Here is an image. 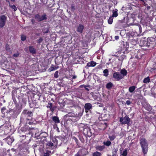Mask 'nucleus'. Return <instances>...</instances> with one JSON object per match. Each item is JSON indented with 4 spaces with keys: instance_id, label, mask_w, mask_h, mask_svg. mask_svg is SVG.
<instances>
[{
    "instance_id": "14",
    "label": "nucleus",
    "mask_w": 156,
    "mask_h": 156,
    "mask_svg": "<svg viewBox=\"0 0 156 156\" xmlns=\"http://www.w3.org/2000/svg\"><path fill=\"white\" fill-rule=\"evenodd\" d=\"M52 119L55 123H58L60 122V120L58 117L57 116H54L53 117Z\"/></svg>"
},
{
    "instance_id": "54",
    "label": "nucleus",
    "mask_w": 156,
    "mask_h": 156,
    "mask_svg": "<svg viewBox=\"0 0 156 156\" xmlns=\"http://www.w3.org/2000/svg\"><path fill=\"white\" fill-rule=\"evenodd\" d=\"M85 86H86V88H87V87H90V86L88 85H85Z\"/></svg>"
},
{
    "instance_id": "46",
    "label": "nucleus",
    "mask_w": 156,
    "mask_h": 156,
    "mask_svg": "<svg viewBox=\"0 0 156 156\" xmlns=\"http://www.w3.org/2000/svg\"><path fill=\"white\" fill-rule=\"evenodd\" d=\"M31 21L32 22V23L33 24H35V23H36L35 20L34 19L31 20Z\"/></svg>"
},
{
    "instance_id": "13",
    "label": "nucleus",
    "mask_w": 156,
    "mask_h": 156,
    "mask_svg": "<svg viewBox=\"0 0 156 156\" xmlns=\"http://www.w3.org/2000/svg\"><path fill=\"white\" fill-rule=\"evenodd\" d=\"M29 51L32 54H35L36 53V50L33 46L29 47Z\"/></svg>"
},
{
    "instance_id": "29",
    "label": "nucleus",
    "mask_w": 156,
    "mask_h": 156,
    "mask_svg": "<svg viewBox=\"0 0 156 156\" xmlns=\"http://www.w3.org/2000/svg\"><path fill=\"white\" fill-rule=\"evenodd\" d=\"M117 148H114L113 150V156H116L117 154V152L118 151Z\"/></svg>"
},
{
    "instance_id": "17",
    "label": "nucleus",
    "mask_w": 156,
    "mask_h": 156,
    "mask_svg": "<svg viewBox=\"0 0 156 156\" xmlns=\"http://www.w3.org/2000/svg\"><path fill=\"white\" fill-rule=\"evenodd\" d=\"M113 86V84L111 82H109L107 84L106 87L108 89H110Z\"/></svg>"
},
{
    "instance_id": "18",
    "label": "nucleus",
    "mask_w": 156,
    "mask_h": 156,
    "mask_svg": "<svg viewBox=\"0 0 156 156\" xmlns=\"http://www.w3.org/2000/svg\"><path fill=\"white\" fill-rule=\"evenodd\" d=\"M41 21L44 20H47V15L45 13L43 15L41 16Z\"/></svg>"
},
{
    "instance_id": "21",
    "label": "nucleus",
    "mask_w": 156,
    "mask_h": 156,
    "mask_svg": "<svg viewBox=\"0 0 156 156\" xmlns=\"http://www.w3.org/2000/svg\"><path fill=\"white\" fill-rule=\"evenodd\" d=\"M136 87L135 86H132L129 88V90L130 92H132L135 89Z\"/></svg>"
},
{
    "instance_id": "4",
    "label": "nucleus",
    "mask_w": 156,
    "mask_h": 156,
    "mask_svg": "<svg viewBox=\"0 0 156 156\" xmlns=\"http://www.w3.org/2000/svg\"><path fill=\"white\" fill-rule=\"evenodd\" d=\"M7 20V17L5 15L0 16V27L1 28L3 27L5 24Z\"/></svg>"
},
{
    "instance_id": "49",
    "label": "nucleus",
    "mask_w": 156,
    "mask_h": 156,
    "mask_svg": "<svg viewBox=\"0 0 156 156\" xmlns=\"http://www.w3.org/2000/svg\"><path fill=\"white\" fill-rule=\"evenodd\" d=\"M125 18H124L122 20H119V23H122L124 22Z\"/></svg>"
},
{
    "instance_id": "56",
    "label": "nucleus",
    "mask_w": 156,
    "mask_h": 156,
    "mask_svg": "<svg viewBox=\"0 0 156 156\" xmlns=\"http://www.w3.org/2000/svg\"><path fill=\"white\" fill-rule=\"evenodd\" d=\"M83 85H80V88H82V87H83Z\"/></svg>"
},
{
    "instance_id": "55",
    "label": "nucleus",
    "mask_w": 156,
    "mask_h": 156,
    "mask_svg": "<svg viewBox=\"0 0 156 156\" xmlns=\"http://www.w3.org/2000/svg\"><path fill=\"white\" fill-rule=\"evenodd\" d=\"M58 68V66L54 67L55 70L57 69Z\"/></svg>"
},
{
    "instance_id": "60",
    "label": "nucleus",
    "mask_w": 156,
    "mask_h": 156,
    "mask_svg": "<svg viewBox=\"0 0 156 156\" xmlns=\"http://www.w3.org/2000/svg\"><path fill=\"white\" fill-rule=\"evenodd\" d=\"M51 111H53V108H51Z\"/></svg>"
},
{
    "instance_id": "28",
    "label": "nucleus",
    "mask_w": 156,
    "mask_h": 156,
    "mask_svg": "<svg viewBox=\"0 0 156 156\" xmlns=\"http://www.w3.org/2000/svg\"><path fill=\"white\" fill-rule=\"evenodd\" d=\"M40 135H41V137L45 138L48 136V134L46 132H44L41 133Z\"/></svg>"
},
{
    "instance_id": "30",
    "label": "nucleus",
    "mask_w": 156,
    "mask_h": 156,
    "mask_svg": "<svg viewBox=\"0 0 156 156\" xmlns=\"http://www.w3.org/2000/svg\"><path fill=\"white\" fill-rule=\"evenodd\" d=\"M127 149H125L123 152L121 154L122 156H126L127 155Z\"/></svg>"
},
{
    "instance_id": "23",
    "label": "nucleus",
    "mask_w": 156,
    "mask_h": 156,
    "mask_svg": "<svg viewBox=\"0 0 156 156\" xmlns=\"http://www.w3.org/2000/svg\"><path fill=\"white\" fill-rule=\"evenodd\" d=\"M103 144L105 145L109 146L111 144V142L109 140H107L106 142L104 141Z\"/></svg>"
},
{
    "instance_id": "25",
    "label": "nucleus",
    "mask_w": 156,
    "mask_h": 156,
    "mask_svg": "<svg viewBox=\"0 0 156 156\" xmlns=\"http://www.w3.org/2000/svg\"><path fill=\"white\" fill-rule=\"evenodd\" d=\"M104 76H107L108 75V69H105L103 71Z\"/></svg>"
},
{
    "instance_id": "38",
    "label": "nucleus",
    "mask_w": 156,
    "mask_h": 156,
    "mask_svg": "<svg viewBox=\"0 0 156 156\" xmlns=\"http://www.w3.org/2000/svg\"><path fill=\"white\" fill-rule=\"evenodd\" d=\"M53 144L51 142H48L47 144V145H48L49 147L53 146Z\"/></svg>"
},
{
    "instance_id": "47",
    "label": "nucleus",
    "mask_w": 156,
    "mask_h": 156,
    "mask_svg": "<svg viewBox=\"0 0 156 156\" xmlns=\"http://www.w3.org/2000/svg\"><path fill=\"white\" fill-rule=\"evenodd\" d=\"M87 66L88 67L92 66L90 62H88V63H87Z\"/></svg>"
},
{
    "instance_id": "57",
    "label": "nucleus",
    "mask_w": 156,
    "mask_h": 156,
    "mask_svg": "<svg viewBox=\"0 0 156 156\" xmlns=\"http://www.w3.org/2000/svg\"><path fill=\"white\" fill-rule=\"evenodd\" d=\"M85 89H86V90L87 91H89V89L87 88H86Z\"/></svg>"
},
{
    "instance_id": "26",
    "label": "nucleus",
    "mask_w": 156,
    "mask_h": 156,
    "mask_svg": "<svg viewBox=\"0 0 156 156\" xmlns=\"http://www.w3.org/2000/svg\"><path fill=\"white\" fill-rule=\"evenodd\" d=\"M49 30V28L48 27L45 28L42 31L44 34H46L48 33Z\"/></svg>"
},
{
    "instance_id": "51",
    "label": "nucleus",
    "mask_w": 156,
    "mask_h": 156,
    "mask_svg": "<svg viewBox=\"0 0 156 156\" xmlns=\"http://www.w3.org/2000/svg\"><path fill=\"white\" fill-rule=\"evenodd\" d=\"M28 122L27 121V123L28 124H29V125H32L33 124V122H30V121H28Z\"/></svg>"
},
{
    "instance_id": "45",
    "label": "nucleus",
    "mask_w": 156,
    "mask_h": 156,
    "mask_svg": "<svg viewBox=\"0 0 156 156\" xmlns=\"http://www.w3.org/2000/svg\"><path fill=\"white\" fill-rule=\"evenodd\" d=\"M73 139L76 142L77 144L78 142V140L75 137H73Z\"/></svg>"
},
{
    "instance_id": "10",
    "label": "nucleus",
    "mask_w": 156,
    "mask_h": 156,
    "mask_svg": "<svg viewBox=\"0 0 156 156\" xmlns=\"http://www.w3.org/2000/svg\"><path fill=\"white\" fill-rule=\"evenodd\" d=\"M84 108L86 112H87L88 111L92 108V105L90 103H87L85 104Z\"/></svg>"
},
{
    "instance_id": "50",
    "label": "nucleus",
    "mask_w": 156,
    "mask_h": 156,
    "mask_svg": "<svg viewBox=\"0 0 156 156\" xmlns=\"http://www.w3.org/2000/svg\"><path fill=\"white\" fill-rule=\"evenodd\" d=\"M119 36H116L115 37V38L116 40H117L119 39Z\"/></svg>"
},
{
    "instance_id": "33",
    "label": "nucleus",
    "mask_w": 156,
    "mask_h": 156,
    "mask_svg": "<svg viewBox=\"0 0 156 156\" xmlns=\"http://www.w3.org/2000/svg\"><path fill=\"white\" fill-rule=\"evenodd\" d=\"M9 6L12 8V9H14V11H15L17 10V8L15 5H9Z\"/></svg>"
},
{
    "instance_id": "36",
    "label": "nucleus",
    "mask_w": 156,
    "mask_h": 156,
    "mask_svg": "<svg viewBox=\"0 0 156 156\" xmlns=\"http://www.w3.org/2000/svg\"><path fill=\"white\" fill-rule=\"evenodd\" d=\"M6 110V108L5 107H3L1 109V112L3 114H5V111Z\"/></svg>"
},
{
    "instance_id": "12",
    "label": "nucleus",
    "mask_w": 156,
    "mask_h": 156,
    "mask_svg": "<svg viewBox=\"0 0 156 156\" xmlns=\"http://www.w3.org/2000/svg\"><path fill=\"white\" fill-rule=\"evenodd\" d=\"M82 156H84L88 153V151L86 149H82L79 150Z\"/></svg>"
},
{
    "instance_id": "16",
    "label": "nucleus",
    "mask_w": 156,
    "mask_h": 156,
    "mask_svg": "<svg viewBox=\"0 0 156 156\" xmlns=\"http://www.w3.org/2000/svg\"><path fill=\"white\" fill-rule=\"evenodd\" d=\"M118 10L115 9L113 10L112 12V17H116L118 16V13H117Z\"/></svg>"
},
{
    "instance_id": "58",
    "label": "nucleus",
    "mask_w": 156,
    "mask_h": 156,
    "mask_svg": "<svg viewBox=\"0 0 156 156\" xmlns=\"http://www.w3.org/2000/svg\"><path fill=\"white\" fill-rule=\"evenodd\" d=\"M151 109L150 108H148L147 109V110L149 111Z\"/></svg>"
},
{
    "instance_id": "20",
    "label": "nucleus",
    "mask_w": 156,
    "mask_h": 156,
    "mask_svg": "<svg viewBox=\"0 0 156 156\" xmlns=\"http://www.w3.org/2000/svg\"><path fill=\"white\" fill-rule=\"evenodd\" d=\"M35 19L37 20L38 21V22H40L41 21V16L40 15L38 14H36L35 16Z\"/></svg>"
},
{
    "instance_id": "42",
    "label": "nucleus",
    "mask_w": 156,
    "mask_h": 156,
    "mask_svg": "<svg viewBox=\"0 0 156 156\" xmlns=\"http://www.w3.org/2000/svg\"><path fill=\"white\" fill-rule=\"evenodd\" d=\"M132 103V102L130 100H127L126 101V104L127 105H129Z\"/></svg>"
},
{
    "instance_id": "27",
    "label": "nucleus",
    "mask_w": 156,
    "mask_h": 156,
    "mask_svg": "<svg viewBox=\"0 0 156 156\" xmlns=\"http://www.w3.org/2000/svg\"><path fill=\"white\" fill-rule=\"evenodd\" d=\"M101 154L98 151H96L93 153V156H101Z\"/></svg>"
},
{
    "instance_id": "44",
    "label": "nucleus",
    "mask_w": 156,
    "mask_h": 156,
    "mask_svg": "<svg viewBox=\"0 0 156 156\" xmlns=\"http://www.w3.org/2000/svg\"><path fill=\"white\" fill-rule=\"evenodd\" d=\"M52 103H51L48 104V107L49 108H50V109H51V108H52Z\"/></svg>"
},
{
    "instance_id": "37",
    "label": "nucleus",
    "mask_w": 156,
    "mask_h": 156,
    "mask_svg": "<svg viewBox=\"0 0 156 156\" xmlns=\"http://www.w3.org/2000/svg\"><path fill=\"white\" fill-rule=\"evenodd\" d=\"M5 49L6 51H9L10 50V48L9 47V45L8 44H6L5 45Z\"/></svg>"
},
{
    "instance_id": "40",
    "label": "nucleus",
    "mask_w": 156,
    "mask_h": 156,
    "mask_svg": "<svg viewBox=\"0 0 156 156\" xmlns=\"http://www.w3.org/2000/svg\"><path fill=\"white\" fill-rule=\"evenodd\" d=\"M109 138L110 140H113L114 139L115 136H109Z\"/></svg>"
},
{
    "instance_id": "2",
    "label": "nucleus",
    "mask_w": 156,
    "mask_h": 156,
    "mask_svg": "<svg viewBox=\"0 0 156 156\" xmlns=\"http://www.w3.org/2000/svg\"><path fill=\"white\" fill-rule=\"evenodd\" d=\"M105 121V120H103L98 122V126L99 129L104 130L107 127L108 124Z\"/></svg>"
},
{
    "instance_id": "15",
    "label": "nucleus",
    "mask_w": 156,
    "mask_h": 156,
    "mask_svg": "<svg viewBox=\"0 0 156 156\" xmlns=\"http://www.w3.org/2000/svg\"><path fill=\"white\" fill-rule=\"evenodd\" d=\"M122 74L121 76H122V78H123L124 76H126L127 73V71L125 69H122L120 71V73Z\"/></svg>"
},
{
    "instance_id": "6",
    "label": "nucleus",
    "mask_w": 156,
    "mask_h": 156,
    "mask_svg": "<svg viewBox=\"0 0 156 156\" xmlns=\"http://www.w3.org/2000/svg\"><path fill=\"white\" fill-rule=\"evenodd\" d=\"M22 114L23 115H24V116L27 118L30 117L33 115V113L32 112L28 111L26 109L24 110Z\"/></svg>"
},
{
    "instance_id": "19",
    "label": "nucleus",
    "mask_w": 156,
    "mask_h": 156,
    "mask_svg": "<svg viewBox=\"0 0 156 156\" xmlns=\"http://www.w3.org/2000/svg\"><path fill=\"white\" fill-rule=\"evenodd\" d=\"M105 148V146L104 145L102 146H98L96 147V149L98 151H102Z\"/></svg>"
},
{
    "instance_id": "41",
    "label": "nucleus",
    "mask_w": 156,
    "mask_h": 156,
    "mask_svg": "<svg viewBox=\"0 0 156 156\" xmlns=\"http://www.w3.org/2000/svg\"><path fill=\"white\" fill-rule=\"evenodd\" d=\"M74 156H82L81 155V153H80V151H79L78 152L75 154Z\"/></svg>"
},
{
    "instance_id": "7",
    "label": "nucleus",
    "mask_w": 156,
    "mask_h": 156,
    "mask_svg": "<svg viewBox=\"0 0 156 156\" xmlns=\"http://www.w3.org/2000/svg\"><path fill=\"white\" fill-rule=\"evenodd\" d=\"M122 74L118 72H115L113 74V77L116 80H119L122 79Z\"/></svg>"
},
{
    "instance_id": "24",
    "label": "nucleus",
    "mask_w": 156,
    "mask_h": 156,
    "mask_svg": "<svg viewBox=\"0 0 156 156\" xmlns=\"http://www.w3.org/2000/svg\"><path fill=\"white\" fill-rule=\"evenodd\" d=\"M150 78L149 76H148L144 79L143 80V82L144 83H149L150 82Z\"/></svg>"
},
{
    "instance_id": "48",
    "label": "nucleus",
    "mask_w": 156,
    "mask_h": 156,
    "mask_svg": "<svg viewBox=\"0 0 156 156\" xmlns=\"http://www.w3.org/2000/svg\"><path fill=\"white\" fill-rule=\"evenodd\" d=\"M54 70H55V69L54 67H51V68H50L49 69V70L50 71H52Z\"/></svg>"
},
{
    "instance_id": "64",
    "label": "nucleus",
    "mask_w": 156,
    "mask_h": 156,
    "mask_svg": "<svg viewBox=\"0 0 156 156\" xmlns=\"http://www.w3.org/2000/svg\"><path fill=\"white\" fill-rule=\"evenodd\" d=\"M140 0L141 1H143V2H144V1L143 0Z\"/></svg>"
},
{
    "instance_id": "3",
    "label": "nucleus",
    "mask_w": 156,
    "mask_h": 156,
    "mask_svg": "<svg viewBox=\"0 0 156 156\" xmlns=\"http://www.w3.org/2000/svg\"><path fill=\"white\" fill-rule=\"evenodd\" d=\"M130 121V119L128 115H126L124 117H121L119 120V122L122 125L128 124L129 123Z\"/></svg>"
},
{
    "instance_id": "31",
    "label": "nucleus",
    "mask_w": 156,
    "mask_h": 156,
    "mask_svg": "<svg viewBox=\"0 0 156 156\" xmlns=\"http://www.w3.org/2000/svg\"><path fill=\"white\" fill-rule=\"evenodd\" d=\"M112 17H111L108 19V22L109 24H111L112 23V22H113V18Z\"/></svg>"
},
{
    "instance_id": "8",
    "label": "nucleus",
    "mask_w": 156,
    "mask_h": 156,
    "mask_svg": "<svg viewBox=\"0 0 156 156\" xmlns=\"http://www.w3.org/2000/svg\"><path fill=\"white\" fill-rule=\"evenodd\" d=\"M83 133L84 135L88 136L90 137L91 136L90 130L89 127L84 128L83 130Z\"/></svg>"
},
{
    "instance_id": "35",
    "label": "nucleus",
    "mask_w": 156,
    "mask_h": 156,
    "mask_svg": "<svg viewBox=\"0 0 156 156\" xmlns=\"http://www.w3.org/2000/svg\"><path fill=\"white\" fill-rule=\"evenodd\" d=\"M20 55V53L17 52L14 53L13 55V56L14 57H18Z\"/></svg>"
},
{
    "instance_id": "62",
    "label": "nucleus",
    "mask_w": 156,
    "mask_h": 156,
    "mask_svg": "<svg viewBox=\"0 0 156 156\" xmlns=\"http://www.w3.org/2000/svg\"><path fill=\"white\" fill-rule=\"evenodd\" d=\"M74 6H72V8L73 9H74Z\"/></svg>"
},
{
    "instance_id": "53",
    "label": "nucleus",
    "mask_w": 156,
    "mask_h": 156,
    "mask_svg": "<svg viewBox=\"0 0 156 156\" xmlns=\"http://www.w3.org/2000/svg\"><path fill=\"white\" fill-rule=\"evenodd\" d=\"M153 96L154 98H156V94H153Z\"/></svg>"
},
{
    "instance_id": "1",
    "label": "nucleus",
    "mask_w": 156,
    "mask_h": 156,
    "mask_svg": "<svg viewBox=\"0 0 156 156\" xmlns=\"http://www.w3.org/2000/svg\"><path fill=\"white\" fill-rule=\"evenodd\" d=\"M140 143L142 148V152L145 155L147 154L148 150L147 141L145 138H140Z\"/></svg>"
},
{
    "instance_id": "39",
    "label": "nucleus",
    "mask_w": 156,
    "mask_h": 156,
    "mask_svg": "<svg viewBox=\"0 0 156 156\" xmlns=\"http://www.w3.org/2000/svg\"><path fill=\"white\" fill-rule=\"evenodd\" d=\"M26 37L24 35H22L21 36V40L22 41H24L26 40Z\"/></svg>"
},
{
    "instance_id": "11",
    "label": "nucleus",
    "mask_w": 156,
    "mask_h": 156,
    "mask_svg": "<svg viewBox=\"0 0 156 156\" xmlns=\"http://www.w3.org/2000/svg\"><path fill=\"white\" fill-rule=\"evenodd\" d=\"M84 28V26L83 25L80 24L77 27V31L78 32L80 33H82Z\"/></svg>"
},
{
    "instance_id": "32",
    "label": "nucleus",
    "mask_w": 156,
    "mask_h": 156,
    "mask_svg": "<svg viewBox=\"0 0 156 156\" xmlns=\"http://www.w3.org/2000/svg\"><path fill=\"white\" fill-rule=\"evenodd\" d=\"M43 40V39L41 37H40L39 39L38 40H36V42L38 44H40L41 42Z\"/></svg>"
},
{
    "instance_id": "5",
    "label": "nucleus",
    "mask_w": 156,
    "mask_h": 156,
    "mask_svg": "<svg viewBox=\"0 0 156 156\" xmlns=\"http://www.w3.org/2000/svg\"><path fill=\"white\" fill-rule=\"evenodd\" d=\"M146 43V44L144 46L146 45L148 47H152V45L154 44L155 43V39L153 37H151L147 38V41H145Z\"/></svg>"
},
{
    "instance_id": "59",
    "label": "nucleus",
    "mask_w": 156,
    "mask_h": 156,
    "mask_svg": "<svg viewBox=\"0 0 156 156\" xmlns=\"http://www.w3.org/2000/svg\"><path fill=\"white\" fill-rule=\"evenodd\" d=\"M83 87H84L85 88V89H86V86H85V85H83Z\"/></svg>"
},
{
    "instance_id": "34",
    "label": "nucleus",
    "mask_w": 156,
    "mask_h": 156,
    "mask_svg": "<svg viewBox=\"0 0 156 156\" xmlns=\"http://www.w3.org/2000/svg\"><path fill=\"white\" fill-rule=\"evenodd\" d=\"M58 71H56L54 74V77L55 78H57L58 77Z\"/></svg>"
},
{
    "instance_id": "61",
    "label": "nucleus",
    "mask_w": 156,
    "mask_h": 156,
    "mask_svg": "<svg viewBox=\"0 0 156 156\" xmlns=\"http://www.w3.org/2000/svg\"><path fill=\"white\" fill-rule=\"evenodd\" d=\"M120 153H122V152H122V150L121 149H120Z\"/></svg>"
},
{
    "instance_id": "9",
    "label": "nucleus",
    "mask_w": 156,
    "mask_h": 156,
    "mask_svg": "<svg viewBox=\"0 0 156 156\" xmlns=\"http://www.w3.org/2000/svg\"><path fill=\"white\" fill-rule=\"evenodd\" d=\"M30 120V118L27 117L23 115H22L20 118V122L21 123H24L27 124V121Z\"/></svg>"
},
{
    "instance_id": "63",
    "label": "nucleus",
    "mask_w": 156,
    "mask_h": 156,
    "mask_svg": "<svg viewBox=\"0 0 156 156\" xmlns=\"http://www.w3.org/2000/svg\"><path fill=\"white\" fill-rule=\"evenodd\" d=\"M29 128L30 129V130H31L32 129H33V128Z\"/></svg>"
},
{
    "instance_id": "52",
    "label": "nucleus",
    "mask_w": 156,
    "mask_h": 156,
    "mask_svg": "<svg viewBox=\"0 0 156 156\" xmlns=\"http://www.w3.org/2000/svg\"><path fill=\"white\" fill-rule=\"evenodd\" d=\"M76 76H73V79H75L76 78Z\"/></svg>"
},
{
    "instance_id": "43",
    "label": "nucleus",
    "mask_w": 156,
    "mask_h": 156,
    "mask_svg": "<svg viewBox=\"0 0 156 156\" xmlns=\"http://www.w3.org/2000/svg\"><path fill=\"white\" fill-rule=\"evenodd\" d=\"M90 62L92 67L94 66L96 64V63L94 61H91Z\"/></svg>"
},
{
    "instance_id": "22",
    "label": "nucleus",
    "mask_w": 156,
    "mask_h": 156,
    "mask_svg": "<svg viewBox=\"0 0 156 156\" xmlns=\"http://www.w3.org/2000/svg\"><path fill=\"white\" fill-rule=\"evenodd\" d=\"M28 129V127L27 126H25L23 127H22L21 129V130L23 132H25L26 131H27Z\"/></svg>"
}]
</instances>
